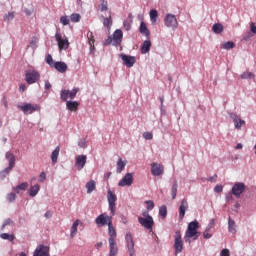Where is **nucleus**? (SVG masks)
<instances>
[{"mask_svg":"<svg viewBox=\"0 0 256 256\" xmlns=\"http://www.w3.org/2000/svg\"><path fill=\"white\" fill-rule=\"evenodd\" d=\"M108 242L110 246L109 256H117L118 246H117V232L112 224V218L108 216Z\"/></svg>","mask_w":256,"mask_h":256,"instance_id":"1","label":"nucleus"},{"mask_svg":"<svg viewBox=\"0 0 256 256\" xmlns=\"http://www.w3.org/2000/svg\"><path fill=\"white\" fill-rule=\"evenodd\" d=\"M200 224L198 220H194L193 222H190L187 226V230L185 232L184 239L186 242H189L191 238L193 240H198L201 236V232H199Z\"/></svg>","mask_w":256,"mask_h":256,"instance_id":"2","label":"nucleus"},{"mask_svg":"<svg viewBox=\"0 0 256 256\" xmlns=\"http://www.w3.org/2000/svg\"><path fill=\"white\" fill-rule=\"evenodd\" d=\"M142 216H139L138 218V222L139 224L143 227L146 228L147 230H149V232H152L153 227H154V219L152 216H150V214H148V212H142Z\"/></svg>","mask_w":256,"mask_h":256,"instance_id":"3","label":"nucleus"},{"mask_svg":"<svg viewBox=\"0 0 256 256\" xmlns=\"http://www.w3.org/2000/svg\"><path fill=\"white\" fill-rule=\"evenodd\" d=\"M174 250L176 255L181 254V252L184 250V240L180 231L175 232Z\"/></svg>","mask_w":256,"mask_h":256,"instance_id":"4","label":"nucleus"},{"mask_svg":"<svg viewBox=\"0 0 256 256\" xmlns=\"http://www.w3.org/2000/svg\"><path fill=\"white\" fill-rule=\"evenodd\" d=\"M164 24L166 27H170L173 30L178 29L179 26L178 19L173 13H167V15H165Z\"/></svg>","mask_w":256,"mask_h":256,"instance_id":"5","label":"nucleus"},{"mask_svg":"<svg viewBox=\"0 0 256 256\" xmlns=\"http://www.w3.org/2000/svg\"><path fill=\"white\" fill-rule=\"evenodd\" d=\"M40 79V73L36 69H27L25 73V80L27 83L32 84L36 83V81H39Z\"/></svg>","mask_w":256,"mask_h":256,"instance_id":"6","label":"nucleus"},{"mask_svg":"<svg viewBox=\"0 0 256 256\" xmlns=\"http://www.w3.org/2000/svg\"><path fill=\"white\" fill-rule=\"evenodd\" d=\"M108 205L110 208V212L112 216H115L116 214V202H117V196L112 190H108Z\"/></svg>","mask_w":256,"mask_h":256,"instance_id":"7","label":"nucleus"},{"mask_svg":"<svg viewBox=\"0 0 256 256\" xmlns=\"http://www.w3.org/2000/svg\"><path fill=\"white\" fill-rule=\"evenodd\" d=\"M50 248L49 246L41 245L34 251L33 256H49ZM16 256H27L25 252H21L20 254H16Z\"/></svg>","mask_w":256,"mask_h":256,"instance_id":"8","label":"nucleus"},{"mask_svg":"<svg viewBox=\"0 0 256 256\" xmlns=\"http://www.w3.org/2000/svg\"><path fill=\"white\" fill-rule=\"evenodd\" d=\"M79 90V87H74L71 91L70 89H62L61 99H63V101H67L68 97H70V99H74Z\"/></svg>","mask_w":256,"mask_h":256,"instance_id":"9","label":"nucleus"},{"mask_svg":"<svg viewBox=\"0 0 256 256\" xmlns=\"http://www.w3.org/2000/svg\"><path fill=\"white\" fill-rule=\"evenodd\" d=\"M246 188H247V186H245V184L243 182H237L232 187V194L234 196H236V198H240L241 194H243V192H245Z\"/></svg>","mask_w":256,"mask_h":256,"instance_id":"10","label":"nucleus"},{"mask_svg":"<svg viewBox=\"0 0 256 256\" xmlns=\"http://www.w3.org/2000/svg\"><path fill=\"white\" fill-rule=\"evenodd\" d=\"M126 244L128 246L130 256H135V242L131 233L126 234Z\"/></svg>","mask_w":256,"mask_h":256,"instance_id":"11","label":"nucleus"},{"mask_svg":"<svg viewBox=\"0 0 256 256\" xmlns=\"http://www.w3.org/2000/svg\"><path fill=\"white\" fill-rule=\"evenodd\" d=\"M18 107L22 109L24 113H33V111L40 109V105H33L32 103H25V105H18Z\"/></svg>","mask_w":256,"mask_h":256,"instance_id":"12","label":"nucleus"},{"mask_svg":"<svg viewBox=\"0 0 256 256\" xmlns=\"http://www.w3.org/2000/svg\"><path fill=\"white\" fill-rule=\"evenodd\" d=\"M120 56L122 57V61L126 67H133V65L136 63V57L133 55L122 53Z\"/></svg>","mask_w":256,"mask_h":256,"instance_id":"13","label":"nucleus"},{"mask_svg":"<svg viewBox=\"0 0 256 256\" xmlns=\"http://www.w3.org/2000/svg\"><path fill=\"white\" fill-rule=\"evenodd\" d=\"M230 117L234 122L236 129H241L242 125H245V119H241V115H237V113H230Z\"/></svg>","mask_w":256,"mask_h":256,"instance_id":"14","label":"nucleus"},{"mask_svg":"<svg viewBox=\"0 0 256 256\" xmlns=\"http://www.w3.org/2000/svg\"><path fill=\"white\" fill-rule=\"evenodd\" d=\"M134 180H133V174H130V172H128L124 178H122V180H120V182L118 183V186L120 187H125V186H132Z\"/></svg>","mask_w":256,"mask_h":256,"instance_id":"15","label":"nucleus"},{"mask_svg":"<svg viewBox=\"0 0 256 256\" xmlns=\"http://www.w3.org/2000/svg\"><path fill=\"white\" fill-rule=\"evenodd\" d=\"M55 37L58 42L59 49H68V47L70 45L68 39H63V37H62V35H60V33H56Z\"/></svg>","mask_w":256,"mask_h":256,"instance_id":"16","label":"nucleus"},{"mask_svg":"<svg viewBox=\"0 0 256 256\" xmlns=\"http://www.w3.org/2000/svg\"><path fill=\"white\" fill-rule=\"evenodd\" d=\"M189 208V204L186 199H183L181 201L180 207H179V219L183 220L185 218V213L187 212Z\"/></svg>","mask_w":256,"mask_h":256,"instance_id":"17","label":"nucleus"},{"mask_svg":"<svg viewBox=\"0 0 256 256\" xmlns=\"http://www.w3.org/2000/svg\"><path fill=\"white\" fill-rule=\"evenodd\" d=\"M151 173L152 175H163L164 173L163 164H156V162H153V164H151Z\"/></svg>","mask_w":256,"mask_h":256,"instance_id":"18","label":"nucleus"},{"mask_svg":"<svg viewBox=\"0 0 256 256\" xmlns=\"http://www.w3.org/2000/svg\"><path fill=\"white\" fill-rule=\"evenodd\" d=\"M6 159H8L9 166L4 171L6 173H9V171H11V169H13V167L15 165L16 158H15L14 154H12V152H7Z\"/></svg>","mask_w":256,"mask_h":256,"instance_id":"19","label":"nucleus"},{"mask_svg":"<svg viewBox=\"0 0 256 256\" xmlns=\"http://www.w3.org/2000/svg\"><path fill=\"white\" fill-rule=\"evenodd\" d=\"M55 69L59 71L60 73H65L68 69L67 63L65 61H55Z\"/></svg>","mask_w":256,"mask_h":256,"instance_id":"20","label":"nucleus"},{"mask_svg":"<svg viewBox=\"0 0 256 256\" xmlns=\"http://www.w3.org/2000/svg\"><path fill=\"white\" fill-rule=\"evenodd\" d=\"M86 161H87V156H84V154H82V156H77V158H76L77 168L83 169V167H85V165H86Z\"/></svg>","mask_w":256,"mask_h":256,"instance_id":"21","label":"nucleus"},{"mask_svg":"<svg viewBox=\"0 0 256 256\" xmlns=\"http://www.w3.org/2000/svg\"><path fill=\"white\" fill-rule=\"evenodd\" d=\"M108 221L109 216H107V214H100V216L96 218V224H98V226H106Z\"/></svg>","mask_w":256,"mask_h":256,"instance_id":"22","label":"nucleus"},{"mask_svg":"<svg viewBox=\"0 0 256 256\" xmlns=\"http://www.w3.org/2000/svg\"><path fill=\"white\" fill-rule=\"evenodd\" d=\"M139 31L140 33H142V35H145L146 37H150L151 35L150 29H148V26L145 23V21H141Z\"/></svg>","mask_w":256,"mask_h":256,"instance_id":"23","label":"nucleus"},{"mask_svg":"<svg viewBox=\"0 0 256 256\" xmlns=\"http://www.w3.org/2000/svg\"><path fill=\"white\" fill-rule=\"evenodd\" d=\"M151 46H152V42L148 37V39L143 41V43L141 45V53H148L151 49Z\"/></svg>","mask_w":256,"mask_h":256,"instance_id":"24","label":"nucleus"},{"mask_svg":"<svg viewBox=\"0 0 256 256\" xmlns=\"http://www.w3.org/2000/svg\"><path fill=\"white\" fill-rule=\"evenodd\" d=\"M67 108L70 109V111H77L79 109L80 103L79 101H67L66 103Z\"/></svg>","mask_w":256,"mask_h":256,"instance_id":"25","label":"nucleus"},{"mask_svg":"<svg viewBox=\"0 0 256 256\" xmlns=\"http://www.w3.org/2000/svg\"><path fill=\"white\" fill-rule=\"evenodd\" d=\"M87 37L88 43L90 45V51H93V49H95V37L93 35V31H88Z\"/></svg>","mask_w":256,"mask_h":256,"instance_id":"26","label":"nucleus"},{"mask_svg":"<svg viewBox=\"0 0 256 256\" xmlns=\"http://www.w3.org/2000/svg\"><path fill=\"white\" fill-rule=\"evenodd\" d=\"M213 226H215V220H211L208 228L205 230V232H203V237L206 240H209L210 238H212V234H210V230L211 228H213Z\"/></svg>","mask_w":256,"mask_h":256,"instance_id":"27","label":"nucleus"},{"mask_svg":"<svg viewBox=\"0 0 256 256\" xmlns=\"http://www.w3.org/2000/svg\"><path fill=\"white\" fill-rule=\"evenodd\" d=\"M82 224L81 220H76L71 228V238H74L78 232V226Z\"/></svg>","mask_w":256,"mask_h":256,"instance_id":"28","label":"nucleus"},{"mask_svg":"<svg viewBox=\"0 0 256 256\" xmlns=\"http://www.w3.org/2000/svg\"><path fill=\"white\" fill-rule=\"evenodd\" d=\"M59 153H60V146H57L51 154V160H52L53 165H55V163H57Z\"/></svg>","mask_w":256,"mask_h":256,"instance_id":"29","label":"nucleus"},{"mask_svg":"<svg viewBox=\"0 0 256 256\" xmlns=\"http://www.w3.org/2000/svg\"><path fill=\"white\" fill-rule=\"evenodd\" d=\"M113 38L116 43H120L123 39V31H121V29H116V31H114Z\"/></svg>","mask_w":256,"mask_h":256,"instance_id":"30","label":"nucleus"},{"mask_svg":"<svg viewBox=\"0 0 256 256\" xmlns=\"http://www.w3.org/2000/svg\"><path fill=\"white\" fill-rule=\"evenodd\" d=\"M149 15H150L151 22L156 23V21L159 17V13H158L157 9H150Z\"/></svg>","mask_w":256,"mask_h":256,"instance_id":"31","label":"nucleus"},{"mask_svg":"<svg viewBox=\"0 0 256 256\" xmlns=\"http://www.w3.org/2000/svg\"><path fill=\"white\" fill-rule=\"evenodd\" d=\"M86 190L88 194L94 192V190H96V182L94 180H90V182L86 184Z\"/></svg>","mask_w":256,"mask_h":256,"instance_id":"32","label":"nucleus"},{"mask_svg":"<svg viewBox=\"0 0 256 256\" xmlns=\"http://www.w3.org/2000/svg\"><path fill=\"white\" fill-rule=\"evenodd\" d=\"M177 194H178V182H177V180H175L174 184H173V186L171 188L172 200H176Z\"/></svg>","mask_w":256,"mask_h":256,"instance_id":"33","label":"nucleus"},{"mask_svg":"<svg viewBox=\"0 0 256 256\" xmlns=\"http://www.w3.org/2000/svg\"><path fill=\"white\" fill-rule=\"evenodd\" d=\"M29 184L27 182H23L22 184H19V186H16V188H13V191L16 192V194H20V191L27 190Z\"/></svg>","mask_w":256,"mask_h":256,"instance_id":"34","label":"nucleus"},{"mask_svg":"<svg viewBox=\"0 0 256 256\" xmlns=\"http://www.w3.org/2000/svg\"><path fill=\"white\" fill-rule=\"evenodd\" d=\"M221 49H233L235 47L234 41H225V43H221Z\"/></svg>","mask_w":256,"mask_h":256,"instance_id":"35","label":"nucleus"},{"mask_svg":"<svg viewBox=\"0 0 256 256\" xmlns=\"http://www.w3.org/2000/svg\"><path fill=\"white\" fill-rule=\"evenodd\" d=\"M228 230H229V232H231L232 234H235V233L237 232L235 221L232 220L231 218H229Z\"/></svg>","mask_w":256,"mask_h":256,"instance_id":"36","label":"nucleus"},{"mask_svg":"<svg viewBox=\"0 0 256 256\" xmlns=\"http://www.w3.org/2000/svg\"><path fill=\"white\" fill-rule=\"evenodd\" d=\"M40 190V186L39 184H36L35 186H32L30 188V192H29V195L34 198L35 196H37L38 192Z\"/></svg>","mask_w":256,"mask_h":256,"instance_id":"37","label":"nucleus"},{"mask_svg":"<svg viewBox=\"0 0 256 256\" xmlns=\"http://www.w3.org/2000/svg\"><path fill=\"white\" fill-rule=\"evenodd\" d=\"M98 9L100 11H108V9H109L108 1L100 0V4L98 5Z\"/></svg>","mask_w":256,"mask_h":256,"instance_id":"38","label":"nucleus"},{"mask_svg":"<svg viewBox=\"0 0 256 256\" xmlns=\"http://www.w3.org/2000/svg\"><path fill=\"white\" fill-rule=\"evenodd\" d=\"M125 167H126V162H123L122 158H119L117 162V172L122 173Z\"/></svg>","mask_w":256,"mask_h":256,"instance_id":"39","label":"nucleus"},{"mask_svg":"<svg viewBox=\"0 0 256 256\" xmlns=\"http://www.w3.org/2000/svg\"><path fill=\"white\" fill-rule=\"evenodd\" d=\"M112 23H113V21H112V15L111 14L109 15V17H104V19H103L104 27H107L108 29H110Z\"/></svg>","mask_w":256,"mask_h":256,"instance_id":"40","label":"nucleus"},{"mask_svg":"<svg viewBox=\"0 0 256 256\" xmlns=\"http://www.w3.org/2000/svg\"><path fill=\"white\" fill-rule=\"evenodd\" d=\"M212 29H213L214 33H222L224 27H223L222 23H214Z\"/></svg>","mask_w":256,"mask_h":256,"instance_id":"41","label":"nucleus"},{"mask_svg":"<svg viewBox=\"0 0 256 256\" xmlns=\"http://www.w3.org/2000/svg\"><path fill=\"white\" fill-rule=\"evenodd\" d=\"M240 77L242 79H251V77H255V75L251 71H244L243 73H241Z\"/></svg>","mask_w":256,"mask_h":256,"instance_id":"42","label":"nucleus"},{"mask_svg":"<svg viewBox=\"0 0 256 256\" xmlns=\"http://www.w3.org/2000/svg\"><path fill=\"white\" fill-rule=\"evenodd\" d=\"M167 214H168L167 206H161L159 208V216H161L162 218H166Z\"/></svg>","mask_w":256,"mask_h":256,"instance_id":"43","label":"nucleus"},{"mask_svg":"<svg viewBox=\"0 0 256 256\" xmlns=\"http://www.w3.org/2000/svg\"><path fill=\"white\" fill-rule=\"evenodd\" d=\"M2 240H9L10 242H14L15 236L14 234H1Z\"/></svg>","mask_w":256,"mask_h":256,"instance_id":"44","label":"nucleus"},{"mask_svg":"<svg viewBox=\"0 0 256 256\" xmlns=\"http://www.w3.org/2000/svg\"><path fill=\"white\" fill-rule=\"evenodd\" d=\"M70 19H71V21H73L74 23H77L78 21H80L81 15H80V13H72V14L70 15Z\"/></svg>","mask_w":256,"mask_h":256,"instance_id":"45","label":"nucleus"},{"mask_svg":"<svg viewBox=\"0 0 256 256\" xmlns=\"http://www.w3.org/2000/svg\"><path fill=\"white\" fill-rule=\"evenodd\" d=\"M46 62L48 63V65H50V67H55L56 61H54V59L50 53L46 57Z\"/></svg>","mask_w":256,"mask_h":256,"instance_id":"46","label":"nucleus"},{"mask_svg":"<svg viewBox=\"0 0 256 256\" xmlns=\"http://www.w3.org/2000/svg\"><path fill=\"white\" fill-rule=\"evenodd\" d=\"M60 22L63 25H69L70 19H69L68 15H62V17L60 18Z\"/></svg>","mask_w":256,"mask_h":256,"instance_id":"47","label":"nucleus"},{"mask_svg":"<svg viewBox=\"0 0 256 256\" xmlns=\"http://www.w3.org/2000/svg\"><path fill=\"white\" fill-rule=\"evenodd\" d=\"M146 204H147V210H154L155 204L152 200H147Z\"/></svg>","mask_w":256,"mask_h":256,"instance_id":"48","label":"nucleus"},{"mask_svg":"<svg viewBox=\"0 0 256 256\" xmlns=\"http://www.w3.org/2000/svg\"><path fill=\"white\" fill-rule=\"evenodd\" d=\"M7 200H8V202H15V200H16V194H14L13 192H11L10 194H8Z\"/></svg>","mask_w":256,"mask_h":256,"instance_id":"49","label":"nucleus"},{"mask_svg":"<svg viewBox=\"0 0 256 256\" xmlns=\"http://www.w3.org/2000/svg\"><path fill=\"white\" fill-rule=\"evenodd\" d=\"M11 224H14V222L11 220V218H8L5 220L4 224L2 225V230H5L6 226H9Z\"/></svg>","mask_w":256,"mask_h":256,"instance_id":"50","label":"nucleus"},{"mask_svg":"<svg viewBox=\"0 0 256 256\" xmlns=\"http://www.w3.org/2000/svg\"><path fill=\"white\" fill-rule=\"evenodd\" d=\"M251 37H253V31H247L246 33H244L243 35V39L247 40V39H250Z\"/></svg>","mask_w":256,"mask_h":256,"instance_id":"51","label":"nucleus"},{"mask_svg":"<svg viewBox=\"0 0 256 256\" xmlns=\"http://www.w3.org/2000/svg\"><path fill=\"white\" fill-rule=\"evenodd\" d=\"M143 137H145V139H153V134L152 132H144Z\"/></svg>","mask_w":256,"mask_h":256,"instance_id":"52","label":"nucleus"},{"mask_svg":"<svg viewBox=\"0 0 256 256\" xmlns=\"http://www.w3.org/2000/svg\"><path fill=\"white\" fill-rule=\"evenodd\" d=\"M214 192H216L217 194L223 192V186H220V185L215 186Z\"/></svg>","mask_w":256,"mask_h":256,"instance_id":"53","label":"nucleus"},{"mask_svg":"<svg viewBox=\"0 0 256 256\" xmlns=\"http://www.w3.org/2000/svg\"><path fill=\"white\" fill-rule=\"evenodd\" d=\"M124 27H125L126 31H129L132 27L130 21H124Z\"/></svg>","mask_w":256,"mask_h":256,"instance_id":"54","label":"nucleus"},{"mask_svg":"<svg viewBox=\"0 0 256 256\" xmlns=\"http://www.w3.org/2000/svg\"><path fill=\"white\" fill-rule=\"evenodd\" d=\"M15 15L13 12H9L7 15L4 16V19L10 20L14 19Z\"/></svg>","mask_w":256,"mask_h":256,"instance_id":"55","label":"nucleus"},{"mask_svg":"<svg viewBox=\"0 0 256 256\" xmlns=\"http://www.w3.org/2000/svg\"><path fill=\"white\" fill-rule=\"evenodd\" d=\"M220 256H230V252L227 248L221 251Z\"/></svg>","mask_w":256,"mask_h":256,"instance_id":"56","label":"nucleus"},{"mask_svg":"<svg viewBox=\"0 0 256 256\" xmlns=\"http://www.w3.org/2000/svg\"><path fill=\"white\" fill-rule=\"evenodd\" d=\"M45 179H46L45 172H41L40 177H39L40 182H45Z\"/></svg>","mask_w":256,"mask_h":256,"instance_id":"57","label":"nucleus"},{"mask_svg":"<svg viewBox=\"0 0 256 256\" xmlns=\"http://www.w3.org/2000/svg\"><path fill=\"white\" fill-rule=\"evenodd\" d=\"M78 145H79L80 147H87V142H86V140H79Z\"/></svg>","mask_w":256,"mask_h":256,"instance_id":"58","label":"nucleus"},{"mask_svg":"<svg viewBox=\"0 0 256 256\" xmlns=\"http://www.w3.org/2000/svg\"><path fill=\"white\" fill-rule=\"evenodd\" d=\"M51 87H52V84L50 83V81L47 79L46 81H45V89H51Z\"/></svg>","mask_w":256,"mask_h":256,"instance_id":"59","label":"nucleus"},{"mask_svg":"<svg viewBox=\"0 0 256 256\" xmlns=\"http://www.w3.org/2000/svg\"><path fill=\"white\" fill-rule=\"evenodd\" d=\"M27 87H26V84L25 83H21L19 85V91H26Z\"/></svg>","mask_w":256,"mask_h":256,"instance_id":"60","label":"nucleus"},{"mask_svg":"<svg viewBox=\"0 0 256 256\" xmlns=\"http://www.w3.org/2000/svg\"><path fill=\"white\" fill-rule=\"evenodd\" d=\"M250 28H251L252 33H256V25H255L254 22H252V23L250 24Z\"/></svg>","mask_w":256,"mask_h":256,"instance_id":"61","label":"nucleus"},{"mask_svg":"<svg viewBox=\"0 0 256 256\" xmlns=\"http://www.w3.org/2000/svg\"><path fill=\"white\" fill-rule=\"evenodd\" d=\"M25 13H26V15H32V13H33V10L32 9H25Z\"/></svg>","mask_w":256,"mask_h":256,"instance_id":"62","label":"nucleus"},{"mask_svg":"<svg viewBox=\"0 0 256 256\" xmlns=\"http://www.w3.org/2000/svg\"><path fill=\"white\" fill-rule=\"evenodd\" d=\"M102 246H103V242H98V244H96L97 250H100V248H102Z\"/></svg>","mask_w":256,"mask_h":256,"instance_id":"63","label":"nucleus"},{"mask_svg":"<svg viewBox=\"0 0 256 256\" xmlns=\"http://www.w3.org/2000/svg\"><path fill=\"white\" fill-rule=\"evenodd\" d=\"M215 179H217V174H215L212 178H209L210 182H215Z\"/></svg>","mask_w":256,"mask_h":256,"instance_id":"64","label":"nucleus"}]
</instances>
